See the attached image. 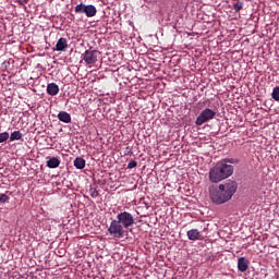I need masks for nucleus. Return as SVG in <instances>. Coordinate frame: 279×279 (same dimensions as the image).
<instances>
[{"mask_svg": "<svg viewBox=\"0 0 279 279\" xmlns=\"http://www.w3.org/2000/svg\"><path fill=\"white\" fill-rule=\"evenodd\" d=\"M89 195H90V197H93L95 199V198L99 197V192H97V189L90 187Z\"/></svg>", "mask_w": 279, "mask_h": 279, "instance_id": "18", "label": "nucleus"}, {"mask_svg": "<svg viewBox=\"0 0 279 279\" xmlns=\"http://www.w3.org/2000/svg\"><path fill=\"white\" fill-rule=\"evenodd\" d=\"M236 193V181H227L218 187L209 189V197L214 204H226Z\"/></svg>", "mask_w": 279, "mask_h": 279, "instance_id": "2", "label": "nucleus"}, {"mask_svg": "<svg viewBox=\"0 0 279 279\" xmlns=\"http://www.w3.org/2000/svg\"><path fill=\"white\" fill-rule=\"evenodd\" d=\"M74 12L76 14H85L87 19H93V16H97V8L93 4L80 3L74 8Z\"/></svg>", "mask_w": 279, "mask_h": 279, "instance_id": "4", "label": "nucleus"}, {"mask_svg": "<svg viewBox=\"0 0 279 279\" xmlns=\"http://www.w3.org/2000/svg\"><path fill=\"white\" fill-rule=\"evenodd\" d=\"M187 239L190 241H202V233L197 229L189 230Z\"/></svg>", "mask_w": 279, "mask_h": 279, "instance_id": "8", "label": "nucleus"}, {"mask_svg": "<svg viewBox=\"0 0 279 279\" xmlns=\"http://www.w3.org/2000/svg\"><path fill=\"white\" fill-rule=\"evenodd\" d=\"M138 162H136V160H131L128 163V169H135V167H137Z\"/></svg>", "mask_w": 279, "mask_h": 279, "instance_id": "20", "label": "nucleus"}, {"mask_svg": "<svg viewBox=\"0 0 279 279\" xmlns=\"http://www.w3.org/2000/svg\"><path fill=\"white\" fill-rule=\"evenodd\" d=\"M233 10L235 12H241V10H243V2L238 1V2L233 3Z\"/></svg>", "mask_w": 279, "mask_h": 279, "instance_id": "16", "label": "nucleus"}, {"mask_svg": "<svg viewBox=\"0 0 279 279\" xmlns=\"http://www.w3.org/2000/svg\"><path fill=\"white\" fill-rule=\"evenodd\" d=\"M247 267H250V264L247 263V259L245 257H240L238 259V269L239 271H247Z\"/></svg>", "mask_w": 279, "mask_h": 279, "instance_id": "10", "label": "nucleus"}, {"mask_svg": "<svg viewBox=\"0 0 279 279\" xmlns=\"http://www.w3.org/2000/svg\"><path fill=\"white\" fill-rule=\"evenodd\" d=\"M271 97L275 101H279V86L272 89Z\"/></svg>", "mask_w": 279, "mask_h": 279, "instance_id": "15", "label": "nucleus"}, {"mask_svg": "<svg viewBox=\"0 0 279 279\" xmlns=\"http://www.w3.org/2000/svg\"><path fill=\"white\" fill-rule=\"evenodd\" d=\"M47 167L48 169H58V167H60V159H58V157H51L47 161Z\"/></svg>", "mask_w": 279, "mask_h": 279, "instance_id": "12", "label": "nucleus"}, {"mask_svg": "<svg viewBox=\"0 0 279 279\" xmlns=\"http://www.w3.org/2000/svg\"><path fill=\"white\" fill-rule=\"evenodd\" d=\"M69 48V41L66 38L61 37L58 39L57 45H56V51H66Z\"/></svg>", "mask_w": 279, "mask_h": 279, "instance_id": "7", "label": "nucleus"}, {"mask_svg": "<svg viewBox=\"0 0 279 279\" xmlns=\"http://www.w3.org/2000/svg\"><path fill=\"white\" fill-rule=\"evenodd\" d=\"M58 119L62 123H71V114L69 112H66V111H60L58 113Z\"/></svg>", "mask_w": 279, "mask_h": 279, "instance_id": "11", "label": "nucleus"}, {"mask_svg": "<svg viewBox=\"0 0 279 279\" xmlns=\"http://www.w3.org/2000/svg\"><path fill=\"white\" fill-rule=\"evenodd\" d=\"M233 162L234 159H223L217 162L209 170L210 182H213V184H218V182H221L222 180H227V178H230V175L234 173V167L232 166Z\"/></svg>", "mask_w": 279, "mask_h": 279, "instance_id": "3", "label": "nucleus"}, {"mask_svg": "<svg viewBox=\"0 0 279 279\" xmlns=\"http://www.w3.org/2000/svg\"><path fill=\"white\" fill-rule=\"evenodd\" d=\"M23 138V133L21 131H14L10 135V141H21Z\"/></svg>", "mask_w": 279, "mask_h": 279, "instance_id": "14", "label": "nucleus"}, {"mask_svg": "<svg viewBox=\"0 0 279 279\" xmlns=\"http://www.w3.org/2000/svg\"><path fill=\"white\" fill-rule=\"evenodd\" d=\"M10 196L7 194H0V204H5V202H9Z\"/></svg>", "mask_w": 279, "mask_h": 279, "instance_id": "19", "label": "nucleus"}, {"mask_svg": "<svg viewBox=\"0 0 279 279\" xmlns=\"http://www.w3.org/2000/svg\"><path fill=\"white\" fill-rule=\"evenodd\" d=\"M217 117V112L210 108H205L196 118L195 125H204L208 121H213Z\"/></svg>", "mask_w": 279, "mask_h": 279, "instance_id": "5", "label": "nucleus"}, {"mask_svg": "<svg viewBox=\"0 0 279 279\" xmlns=\"http://www.w3.org/2000/svg\"><path fill=\"white\" fill-rule=\"evenodd\" d=\"M47 93L51 96V97H56V95H58L60 93V87L58 86V84L56 83H49L47 85Z\"/></svg>", "mask_w": 279, "mask_h": 279, "instance_id": "9", "label": "nucleus"}, {"mask_svg": "<svg viewBox=\"0 0 279 279\" xmlns=\"http://www.w3.org/2000/svg\"><path fill=\"white\" fill-rule=\"evenodd\" d=\"M98 53L99 52L97 50L87 49L84 53H82L81 58L86 64H95L97 62Z\"/></svg>", "mask_w": 279, "mask_h": 279, "instance_id": "6", "label": "nucleus"}, {"mask_svg": "<svg viewBox=\"0 0 279 279\" xmlns=\"http://www.w3.org/2000/svg\"><path fill=\"white\" fill-rule=\"evenodd\" d=\"M134 223V216L130 211H121L117 215V219L110 222L108 232L113 239H123L125 230H130Z\"/></svg>", "mask_w": 279, "mask_h": 279, "instance_id": "1", "label": "nucleus"}, {"mask_svg": "<svg viewBox=\"0 0 279 279\" xmlns=\"http://www.w3.org/2000/svg\"><path fill=\"white\" fill-rule=\"evenodd\" d=\"M8 138H10V133L8 132L0 133V143H5Z\"/></svg>", "mask_w": 279, "mask_h": 279, "instance_id": "17", "label": "nucleus"}, {"mask_svg": "<svg viewBox=\"0 0 279 279\" xmlns=\"http://www.w3.org/2000/svg\"><path fill=\"white\" fill-rule=\"evenodd\" d=\"M74 167L77 169H84V167H86V160L82 157H76L74 159Z\"/></svg>", "mask_w": 279, "mask_h": 279, "instance_id": "13", "label": "nucleus"}]
</instances>
